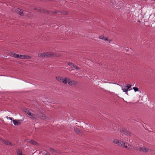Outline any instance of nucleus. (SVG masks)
I'll list each match as a JSON object with an SVG mask.
<instances>
[{"label":"nucleus","mask_w":155,"mask_h":155,"mask_svg":"<svg viewBox=\"0 0 155 155\" xmlns=\"http://www.w3.org/2000/svg\"><path fill=\"white\" fill-rule=\"evenodd\" d=\"M64 82V84H68V85L70 86L75 85L78 83L77 82L74 80H71L69 78H66V79Z\"/></svg>","instance_id":"obj_1"},{"label":"nucleus","mask_w":155,"mask_h":155,"mask_svg":"<svg viewBox=\"0 0 155 155\" xmlns=\"http://www.w3.org/2000/svg\"><path fill=\"white\" fill-rule=\"evenodd\" d=\"M54 54L53 53L47 52L41 53L40 55H39V57L40 56L44 57H50L54 56Z\"/></svg>","instance_id":"obj_2"},{"label":"nucleus","mask_w":155,"mask_h":155,"mask_svg":"<svg viewBox=\"0 0 155 155\" xmlns=\"http://www.w3.org/2000/svg\"><path fill=\"white\" fill-rule=\"evenodd\" d=\"M122 143V144L121 147L122 148H127L128 149H132V150H134V149H132V147L129 144H128L126 142H124L123 141Z\"/></svg>","instance_id":"obj_3"},{"label":"nucleus","mask_w":155,"mask_h":155,"mask_svg":"<svg viewBox=\"0 0 155 155\" xmlns=\"http://www.w3.org/2000/svg\"><path fill=\"white\" fill-rule=\"evenodd\" d=\"M137 149L139 151L142 152H146L148 150V149L143 147H138L137 148Z\"/></svg>","instance_id":"obj_4"},{"label":"nucleus","mask_w":155,"mask_h":155,"mask_svg":"<svg viewBox=\"0 0 155 155\" xmlns=\"http://www.w3.org/2000/svg\"><path fill=\"white\" fill-rule=\"evenodd\" d=\"M11 55L12 57L14 58H18L22 59L23 58L24 55L18 54L16 53H12L11 54Z\"/></svg>","instance_id":"obj_5"},{"label":"nucleus","mask_w":155,"mask_h":155,"mask_svg":"<svg viewBox=\"0 0 155 155\" xmlns=\"http://www.w3.org/2000/svg\"><path fill=\"white\" fill-rule=\"evenodd\" d=\"M123 141L119 140L117 139H114L113 141V143L114 144L117 145L118 146L121 147Z\"/></svg>","instance_id":"obj_6"},{"label":"nucleus","mask_w":155,"mask_h":155,"mask_svg":"<svg viewBox=\"0 0 155 155\" xmlns=\"http://www.w3.org/2000/svg\"><path fill=\"white\" fill-rule=\"evenodd\" d=\"M23 120H13V123L15 125V126H18L19 125H20L22 122L23 121Z\"/></svg>","instance_id":"obj_7"},{"label":"nucleus","mask_w":155,"mask_h":155,"mask_svg":"<svg viewBox=\"0 0 155 155\" xmlns=\"http://www.w3.org/2000/svg\"><path fill=\"white\" fill-rule=\"evenodd\" d=\"M56 79L57 81L60 82H62L64 84V81L66 79V78H63L61 77L58 76L56 78Z\"/></svg>","instance_id":"obj_8"},{"label":"nucleus","mask_w":155,"mask_h":155,"mask_svg":"<svg viewBox=\"0 0 155 155\" xmlns=\"http://www.w3.org/2000/svg\"><path fill=\"white\" fill-rule=\"evenodd\" d=\"M3 143L5 144L10 145L11 146H14L15 144L12 143L11 142H10L8 140H4L3 141Z\"/></svg>","instance_id":"obj_9"},{"label":"nucleus","mask_w":155,"mask_h":155,"mask_svg":"<svg viewBox=\"0 0 155 155\" xmlns=\"http://www.w3.org/2000/svg\"><path fill=\"white\" fill-rule=\"evenodd\" d=\"M99 38L100 39L104 40L105 41H108L109 43H110L111 41H112L111 40L108 39L107 38L105 37L103 35H101L99 36Z\"/></svg>","instance_id":"obj_10"},{"label":"nucleus","mask_w":155,"mask_h":155,"mask_svg":"<svg viewBox=\"0 0 155 155\" xmlns=\"http://www.w3.org/2000/svg\"><path fill=\"white\" fill-rule=\"evenodd\" d=\"M122 132L126 135H130L131 134V133L127 130H124L122 131Z\"/></svg>","instance_id":"obj_11"},{"label":"nucleus","mask_w":155,"mask_h":155,"mask_svg":"<svg viewBox=\"0 0 155 155\" xmlns=\"http://www.w3.org/2000/svg\"><path fill=\"white\" fill-rule=\"evenodd\" d=\"M39 117L42 119H45L46 118V116L43 113H39Z\"/></svg>","instance_id":"obj_12"},{"label":"nucleus","mask_w":155,"mask_h":155,"mask_svg":"<svg viewBox=\"0 0 155 155\" xmlns=\"http://www.w3.org/2000/svg\"><path fill=\"white\" fill-rule=\"evenodd\" d=\"M122 90L124 92H125L127 94V91L128 90V88H127L126 86L124 87L123 86L122 87Z\"/></svg>","instance_id":"obj_13"},{"label":"nucleus","mask_w":155,"mask_h":155,"mask_svg":"<svg viewBox=\"0 0 155 155\" xmlns=\"http://www.w3.org/2000/svg\"><path fill=\"white\" fill-rule=\"evenodd\" d=\"M23 110L25 113H26L28 115H30L31 114V112L30 111L27 109H23Z\"/></svg>","instance_id":"obj_14"},{"label":"nucleus","mask_w":155,"mask_h":155,"mask_svg":"<svg viewBox=\"0 0 155 155\" xmlns=\"http://www.w3.org/2000/svg\"><path fill=\"white\" fill-rule=\"evenodd\" d=\"M29 115L30 117L32 119H36V117L35 114L31 113V114L30 115Z\"/></svg>","instance_id":"obj_15"},{"label":"nucleus","mask_w":155,"mask_h":155,"mask_svg":"<svg viewBox=\"0 0 155 155\" xmlns=\"http://www.w3.org/2000/svg\"><path fill=\"white\" fill-rule=\"evenodd\" d=\"M20 9L18 8H14L12 9V11L18 13L19 11H20Z\"/></svg>","instance_id":"obj_16"},{"label":"nucleus","mask_w":155,"mask_h":155,"mask_svg":"<svg viewBox=\"0 0 155 155\" xmlns=\"http://www.w3.org/2000/svg\"><path fill=\"white\" fill-rule=\"evenodd\" d=\"M17 154L18 155H25L22 154V150L21 149H19L17 150Z\"/></svg>","instance_id":"obj_17"},{"label":"nucleus","mask_w":155,"mask_h":155,"mask_svg":"<svg viewBox=\"0 0 155 155\" xmlns=\"http://www.w3.org/2000/svg\"><path fill=\"white\" fill-rule=\"evenodd\" d=\"M72 68H74L75 69L78 70L80 69V68L75 64L72 65Z\"/></svg>","instance_id":"obj_18"},{"label":"nucleus","mask_w":155,"mask_h":155,"mask_svg":"<svg viewBox=\"0 0 155 155\" xmlns=\"http://www.w3.org/2000/svg\"><path fill=\"white\" fill-rule=\"evenodd\" d=\"M29 143H31L34 145H36L37 144V143H36V142L33 140H30L28 142Z\"/></svg>","instance_id":"obj_19"},{"label":"nucleus","mask_w":155,"mask_h":155,"mask_svg":"<svg viewBox=\"0 0 155 155\" xmlns=\"http://www.w3.org/2000/svg\"><path fill=\"white\" fill-rule=\"evenodd\" d=\"M23 56V59H30L31 58V57L29 56L24 55Z\"/></svg>","instance_id":"obj_20"},{"label":"nucleus","mask_w":155,"mask_h":155,"mask_svg":"<svg viewBox=\"0 0 155 155\" xmlns=\"http://www.w3.org/2000/svg\"><path fill=\"white\" fill-rule=\"evenodd\" d=\"M74 131L77 134H79L80 132V130L77 128H74Z\"/></svg>","instance_id":"obj_21"},{"label":"nucleus","mask_w":155,"mask_h":155,"mask_svg":"<svg viewBox=\"0 0 155 155\" xmlns=\"http://www.w3.org/2000/svg\"><path fill=\"white\" fill-rule=\"evenodd\" d=\"M23 10L20 9V11H19L18 14L20 15H22L23 14Z\"/></svg>","instance_id":"obj_22"},{"label":"nucleus","mask_w":155,"mask_h":155,"mask_svg":"<svg viewBox=\"0 0 155 155\" xmlns=\"http://www.w3.org/2000/svg\"><path fill=\"white\" fill-rule=\"evenodd\" d=\"M133 89L134 90L135 92L138 91L139 89L138 87H133Z\"/></svg>","instance_id":"obj_23"},{"label":"nucleus","mask_w":155,"mask_h":155,"mask_svg":"<svg viewBox=\"0 0 155 155\" xmlns=\"http://www.w3.org/2000/svg\"><path fill=\"white\" fill-rule=\"evenodd\" d=\"M49 150L51 151H52V152H56V150H55L54 149H53L52 148H50L49 149Z\"/></svg>","instance_id":"obj_24"},{"label":"nucleus","mask_w":155,"mask_h":155,"mask_svg":"<svg viewBox=\"0 0 155 155\" xmlns=\"http://www.w3.org/2000/svg\"><path fill=\"white\" fill-rule=\"evenodd\" d=\"M128 88V90L131 87V85L130 84H129L127 85V86H126Z\"/></svg>","instance_id":"obj_25"},{"label":"nucleus","mask_w":155,"mask_h":155,"mask_svg":"<svg viewBox=\"0 0 155 155\" xmlns=\"http://www.w3.org/2000/svg\"><path fill=\"white\" fill-rule=\"evenodd\" d=\"M68 64L70 66H71L72 68V65L73 64L72 63L70 62H69L68 63Z\"/></svg>","instance_id":"obj_26"},{"label":"nucleus","mask_w":155,"mask_h":155,"mask_svg":"<svg viewBox=\"0 0 155 155\" xmlns=\"http://www.w3.org/2000/svg\"><path fill=\"white\" fill-rule=\"evenodd\" d=\"M45 155H50V154L46 152V153L45 154Z\"/></svg>","instance_id":"obj_27"},{"label":"nucleus","mask_w":155,"mask_h":155,"mask_svg":"<svg viewBox=\"0 0 155 155\" xmlns=\"http://www.w3.org/2000/svg\"><path fill=\"white\" fill-rule=\"evenodd\" d=\"M7 118H8V117H7ZM9 119H10V120H12V118H11V117H9Z\"/></svg>","instance_id":"obj_28"},{"label":"nucleus","mask_w":155,"mask_h":155,"mask_svg":"<svg viewBox=\"0 0 155 155\" xmlns=\"http://www.w3.org/2000/svg\"><path fill=\"white\" fill-rule=\"evenodd\" d=\"M109 83H113V84H114V83H111V82H109Z\"/></svg>","instance_id":"obj_29"},{"label":"nucleus","mask_w":155,"mask_h":155,"mask_svg":"<svg viewBox=\"0 0 155 155\" xmlns=\"http://www.w3.org/2000/svg\"><path fill=\"white\" fill-rule=\"evenodd\" d=\"M41 153L40 152H39V154Z\"/></svg>","instance_id":"obj_30"}]
</instances>
